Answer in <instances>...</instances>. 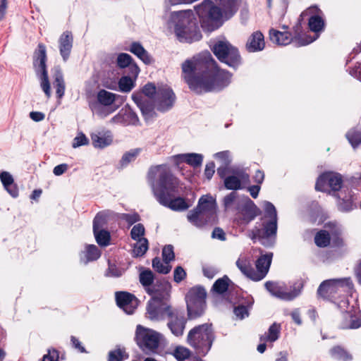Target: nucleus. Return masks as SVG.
Here are the masks:
<instances>
[{
  "label": "nucleus",
  "instance_id": "obj_56",
  "mask_svg": "<svg viewBox=\"0 0 361 361\" xmlns=\"http://www.w3.org/2000/svg\"><path fill=\"white\" fill-rule=\"evenodd\" d=\"M215 157L219 159L223 166H227L231 162L230 154L228 152H221L216 153Z\"/></svg>",
  "mask_w": 361,
  "mask_h": 361
},
{
  "label": "nucleus",
  "instance_id": "obj_2",
  "mask_svg": "<svg viewBox=\"0 0 361 361\" xmlns=\"http://www.w3.org/2000/svg\"><path fill=\"white\" fill-rule=\"evenodd\" d=\"M201 62L197 59L187 60L182 65L184 78L190 88L197 93L219 91L231 82V74L224 70H217L212 78L195 77V71L200 68Z\"/></svg>",
  "mask_w": 361,
  "mask_h": 361
},
{
  "label": "nucleus",
  "instance_id": "obj_58",
  "mask_svg": "<svg viewBox=\"0 0 361 361\" xmlns=\"http://www.w3.org/2000/svg\"><path fill=\"white\" fill-rule=\"evenodd\" d=\"M212 237L222 241L226 240V235L224 231L220 228H216L214 229Z\"/></svg>",
  "mask_w": 361,
  "mask_h": 361
},
{
  "label": "nucleus",
  "instance_id": "obj_45",
  "mask_svg": "<svg viewBox=\"0 0 361 361\" xmlns=\"http://www.w3.org/2000/svg\"><path fill=\"white\" fill-rule=\"evenodd\" d=\"M229 281L230 280L227 276L219 279L213 286L214 290L219 293L226 292L228 289Z\"/></svg>",
  "mask_w": 361,
  "mask_h": 361
},
{
  "label": "nucleus",
  "instance_id": "obj_21",
  "mask_svg": "<svg viewBox=\"0 0 361 361\" xmlns=\"http://www.w3.org/2000/svg\"><path fill=\"white\" fill-rule=\"evenodd\" d=\"M171 316L170 321L168 323V326L171 329L172 334L176 336L183 335L185 326V320L183 315H180L176 313L169 312Z\"/></svg>",
  "mask_w": 361,
  "mask_h": 361
},
{
  "label": "nucleus",
  "instance_id": "obj_59",
  "mask_svg": "<svg viewBox=\"0 0 361 361\" xmlns=\"http://www.w3.org/2000/svg\"><path fill=\"white\" fill-rule=\"evenodd\" d=\"M234 313L237 317L242 319L248 315L247 310L245 307L240 306L234 310Z\"/></svg>",
  "mask_w": 361,
  "mask_h": 361
},
{
  "label": "nucleus",
  "instance_id": "obj_40",
  "mask_svg": "<svg viewBox=\"0 0 361 361\" xmlns=\"http://www.w3.org/2000/svg\"><path fill=\"white\" fill-rule=\"evenodd\" d=\"M331 356L337 360L348 361L351 359V355L340 346H336L331 350Z\"/></svg>",
  "mask_w": 361,
  "mask_h": 361
},
{
  "label": "nucleus",
  "instance_id": "obj_38",
  "mask_svg": "<svg viewBox=\"0 0 361 361\" xmlns=\"http://www.w3.org/2000/svg\"><path fill=\"white\" fill-rule=\"evenodd\" d=\"M315 244L320 247H325L330 243L329 233L326 231H319L314 237Z\"/></svg>",
  "mask_w": 361,
  "mask_h": 361
},
{
  "label": "nucleus",
  "instance_id": "obj_49",
  "mask_svg": "<svg viewBox=\"0 0 361 361\" xmlns=\"http://www.w3.org/2000/svg\"><path fill=\"white\" fill-rule=\"evenodd\" d=\"M107 215L104 212H100L95 216L93 222V230L103 229L106 222Z\"/></svg>",
  "mask_w": 361,
  "mask_h": 361
},
{
  "label": "nucleus",
  "instance_id": "obj_1",
  "mask_svg": "<svg viewBox=\"0 0 361 361\" xmlns=\"http://www.w3.org/2000/svg\"><path fill=\"white\" fill-rule=\"evenodd\" d=\"M148 176L154 194L161 204L173 211H183L190 207L185 199L174 197L178 180L170 173L166 166L151 168Z\"/></svg>",
  "mask_w": 361,
  "mask_h": 361
},
{
  "label": "nucleus",
  "instance_id": "obj_51",
  "mask_svg": "<svg viewBox=\"0 0 361 361\" xmlns=\"http://www.w3.org/2000/svg\"><path fill=\"white\" fill-rule=\"evenodd\" d=\"M162 257L166 264H169L171 261L174 259L175 255L171 245H167L163 248Z\"/></svg>",
  "mask_w": 361,
  "mask_h": 361
},
{
  "label": "nucleus",
  "instance_id": "obj_47",
  "mask_svg": "<svg viewBox=\"0 0 361 361\" xmlns=\"http://www.w3.org/2000/svg\"><path fill=\"white\" fill-rule=\"evenodd\" d=\"M128 357L124 350L121 348L111 351L109 354V361H123Z\"/></svg>",
  "mask_w": 361,
  "mask_h": 361
},
{
  "label": "nucleus",
  "instance_id": "obj_30",
  "mask_svg": "<svg viewBox=\"0 0 361 361\" xmlns=\"http://www.w3.org/2000/svg\"><path fill=\"white\" fill-rule=\"evenodd\" d=\"M118 96L105 90H100L97 93V102L104 106H109L114 104Z\"/></svg>",
  "mask_w": 361,
  "mask_h": 361
},
{
  "label": "nucleus",
  "instance_id": "obj_39",
  "mask_svg": "<svg viewBox=\"0 0 361 361\" xmlns=\"http://www.w3.org/2000/svg\"><path fill=\"white\" fill-rule=\"evenodd\" d=\"M152 267L157 272L163 274L169 273L171 269V266L169 264H166L165 261L164 262H161L158 257L152 260Z\"/></svg>",
  "mask_w": 361,
  "mask_h": 361
},
{
  "label": "nucleus",
  "instance_id": "obj_54",
  "mask_svg": "<svg viewBox=\"0 0 361 361\" xmlns=\"http://www.w3.org/2000/svg\"><path fill=\"white\" fill-rule=\"evenodd\" d=\"M186 276V272L183 269L182 267H176L173 272V279L176 283H180L182 281Z\"/></svg>",
  "mask_w": 361,
  "mask_h": 361
},
{
  "label": "nucleus",
  "instance_id": "obj_5",
  "mask_svg": "<svg viewBox=\"0 0 361 361\" xmlns=\"http://www.w3.org/2000/svg\"><path fill=\"white\" fill-rule=\"evenodd\" d=\"M272 259V253L261 256L256 262V270L251 267L250 259L245 255H240L236 261V266L248 279L258 281L267 275Z\"/></svg>",
  "mask_w": 361,
  "mask_h": 361
},
{
  "label": "nucleus",
  "instance_id": "obj_10",
  "mask_svg": "<svg viewBox=\"0 0 361 361\" xmlns=\"http://www.w3.org/2000/svg\"><path fill=\"white\" fill-rule=\"evenodd\" d=\"M212 51L220 61L231 67L236 68L240 63L238 49L226 40L218 41L213 46Z\"/></svg>",
  "mask_w": 361,
  "mask_h": 361
},
{
  "label": "nucleus",
  "instance_id": "obj_34",
  "mask_svg": "<svg viewBox=\"0 0 361 361\" xmlns=\"http://www.w3.org/2000/svg\"><path fill=\"white\" fill-rule=\"evenodd\" d=\"M133 98L134 101L137 103L138 106L140 107L145 120L148 121L154 116L155 113L154 111V108H153L152 105L149 104L142 103L140 102V100L137 97H135L134 96H133Z\"/></svg>",
  "mask_w": 361,
  "mask_h": 361
},
{
  "label": "nucleus",
  "instance_id": "obj_9",
  "mask_svg": "<svg viewBox=\"0 0 361 361\" xmlns=\"http://www.w3.org/2000/svg\"><path fill=\"white\" fill-rule=\"evenodd\" d=\"M142 92L149 97H154L157 107L161 111L169 109L175 101L174 93L167 86L159 87L157 90L154 84L148 83L144 86Z\"/></svg>",
  "mask_w": 361,
  "mask_h": 361
},
{
  "label": "nucleus",
  "instance_id": "obj_46",
  "mask_svg": "<svg viewBox=\"0 0 361 361\" xmlns=\"http://www.w3.org/2000/svg\"><path fill=\"white\" fill-rule=\"evenodd\" d=\"M101 255L100 251L94 245H90L86 247L85 257L87 262L97 259Z\"/></svg>",
  "mask_w": 361,
  "mask_h": 361
},
{
  "label": "nucleus",
  "instance_id": "obj_36",
  "mask_svg": "<svg viewBox=\"0 0 361 361\" xmlns=\"http://www.w3.org/2000/svg\"><path fill=\"white\" fill-rule=\"evenodd\" d=\"M173 355L178 361L192 360L190 351L185 347L178 346L176 348Z\"/></svg>",
  "mask_w": 361,
  "mask_h": 361
},
{
  "label": "nucleus",
  "instance_id": "obj_48",
  "mask_svg": "<svg viewBox=\"0 0 361 361\" xmlns=\"http://www.w3.org/2000/svg\"><path fill=\"white\" fill-rule=\"evenodd\" d=\"M154 280V274L150 270H145L140 274V281L144 286H149Z\"/></svg>",
  "mask_w": 361,
  "mask_h": 361
},
{
  "label": "nucleus",
  "instance_id": "obj_42",
  "mask_svg": "<svg viewBox=\"0 0 361 361\" xmlns=\"http://www.w3.org/2000/svg\"><path fill=\"white\" fill-rule=\"evenodd\" d=\"M134 86V80L128 76H123L118 81L119 90L123 92H130Z\"/></svg>",
  "mask_w": 361,
  "mask_h": 361
},
{
  "label": "nucleus",
  "instance_id": "obj_52",
  "mask_svg": "<svg viewBox=\"0 0 361 361\" xmlns=\"http://www.w3.org/2000/svg\"><path fill=\"white\" fill-rule=\"evenodd\" d=\"M145 233V228L142 224H138L135 225L130 232V235L133 239L138 240L141 239L142 236Z\"/></svg>",
  "mask_w": 361,
  "mask_h": 361
},
{
  "label": "nucleus",
  "instance_id": "obj_50",
  "mask_svg": "<svg viewBox=\"0 0 361 361\" xmlns=\"http://www.w3.org/2000/svg\"><path fill=\"white\" fill-rule=\"evenodd\" d=\"M132 61L131 56L128 54H120L117 57V65L123 68L130 65Z\"/></svg>",
  "mask_w": 361,
  "mask_h": 361
},
{
  "label": "nucleus",
  "instance_id": "obj_20",
  "mask_svg": "<svg viewBox=\"0 0 361 361\" xmlns=\"http://www.w3.org/2000/svg\"><path fill=\"white\" fill-rule=\"evenodd\" d=\"M111 122L123 125H137L139 123V119L129 107H126L121 109L118 114L112 118Z\"/></svg>",
  "mask_w": 361,
  "mask_h": 361
},
{
  "label": "nucleus",
  "instance_id": "obj_31",
  "mask_svg": "<svg viewBox=\"0 0 361 361\" xmlns=\"http://www.w3.org/2000/svg\"><path fill=\"white\" fill-rule=\"evenodd\" d=\"M281 326L274 323L268 329V332L261 336L260 340L265 342H274L280 334Z\"/></svg>",
  "mask_w": 361,
  "mask_h": 361
},
{
  "label": "nucleus",
  "instance_id": "obj_15",
  "mask_svg": "<svg viewBox=\"0 0 361 361\" xmlns=\"http://www.w3.org/2000/svg\"><path fill=\"white\" fill-rule=\"evenodd\" d=\"M197 208L207 221H215L217 206L216 200L213 197L210 195L202 196L198 202Z\"/></svg>",
  "mask_w": 361,
  "mask_h": 361
},
{
  "label": "nucleus",
  "instance_id": "obj_33",
  "mask_svg": "<svg viewBox=\"0 0 361 361\" xmlns=\"http://www.w3.org/2000/svg\"><path fill=\"white\" fill-rule=\"evenodd\" d=\"M243 221L248 223L257 215V209L252 201H248L245 207L242 211Z\"/></svg>",
  "mask_w": 361,
  "mask_h": 361
},
{
  "label": "nucleus",
  "instance_id": "obj_4",
  "mask_svg": "<svg viewBox=\"0 0 361 361\" xmlns=\"http://www.w3.org/2000/svg\"><path fill=\"white\" fill-rule=\"evenodd\" d=\"M172 20L175 26V33L179 41L192 42L201 39L202 35L192 12L184 11L173 13Z\"/></svg>",
  "mask_w": 361,
  "mask_h": 361
},
{
  "label": "nucleus",
  "instance_id": "obj_3",
  "mask_svg": "<svg viewBox=\"0 0 361 361\" xmlns=\"http://www.w3.org/2000/svg\"><path fill=\"white\" fill-rule=\"evenodd\" d=\"M221 6L222 9L214 5L210 0H204L196 7V11L202 27L207 31L218 28L221 24L224 17L229 18L235 11L237 0H216Z\"/></svg>",
  "mask_w": 361,
  "mask_h": 361
},
{
  "label": "nucleus",
  "instance_id": "obj_27",
  "mask_svg": "<svg viewBox=\"0 0 361 361\" xmlns=\"http://www.w3.org/2000/svg\"><path fill=\"white\" fill-rule=\"evenodd\" d=\"M0 179L7 192L14 197H17L18 190L17 186L14 184V180L11 174L7 171L1 172Z\"/></svg>",
  "mask_w": 361,
  "mask_h": 361
},
{
  "label": "nucleus",
  "instance_id": "obj_55",
  "mask_svg": "<svg viewBox=\"0 0 361 361\" xmlns=\"http://www.w3.org/2000/svg\"><path fill=\"white\" fill-rule=\"evenodd\" d=\"M138 154H139V149H133V150L127 152L126 154H125L123 155V157L122 158V162L127 164V163H129V162L133 161L135 159V157L137 156Z\"/></svg>",
  "mask_w": 361,
  "mask_h": 361
},
{
  "label": "nucleus",
  "instance_id": "obj_41",
  "mask_svg": "<svg viewBox=\"0 0 361 361\" xmlns=\"http://www.w3.org/2000/svg\"><path fill=\"white\" fill-rule=\"evenodd\" d=\"M54 78L56 87V94L58 97L61 98L64 94L65 86L62 73L58 68L55 70Z\"/></svg>",
  "mask_w": 361,
  "mask_h": 361
},
{
  "label": "nucleus",
  "instance_id": "obj_16",
  "mask_svg": "<svg viewBox=\"0 0 361 361\" xmlns=\"http://www.w3.org/2000/svg\"><path fill=\"white\" fill-rule=\"evenodd\" d=\"M340 326L342 329H357L361 326V312L353 307L341 315Z\"/></svg>",
  "mask_w": 361,
  "mask_h": 361
},
{
  "label": "nucleus",
  "instance_id": "obj_23",
  "mask_svg": "<svg viewBox=\"0 0 361 361\" xmlns=\"http://www.w3.org/2000/svg\"><path fill=\"white\" fill-rule=\"evenodd\" d=\"M265 287L272 295L283 300H290L298 295L296 292H287L284 290L283 287L274 282H267Z\"/></svg>",
  "mask_w": 361,
  "mask_h": 361
},
{
  "label": "nucleus",
  "instance_id": "obj_35",
  "mask_svg": "<svg viewBox=\"0 0 361 361\" xmlns=\"http://www.w3.org/2000/svg\"><path fill=\"white\" fill-rule=\"evenodd\" d=\"M97 243L100 246H106L109 243L110 234L104 229L93 230Z\"/></svg>",
  "mask_w": 361,
  "mask_h": 361
},
{
  "label": "nucleus",
  "instance_id": "obj_64",
  "mask_svg": "<svg viewBox=\"0 0 361 361\" xmlns=\"http://www.w3.org/2000/svg\"><path fill=\"white\" fill-rule=\"evenodd\" d=\"M68 169V166L66 164H62L54 167L53 172L56 176L62 175Z\"/></svg>",
  "mask_w": 361,
  "mask_h": 361
},
{
  "label": "nucleus",
  "instance_id": "obj_61",
  "mask_svg": "<svg viewBox=\"0 0 361 361\" xmlns=\"http://www.w3.org/2000/svg\"><path fill=\"white\" fill-rule=\"evenodd\" d=\"M215 172V164L213 162H210L206 165L204 174L208 179H210Z\"/></svg>",
  "mask_w": 361,
  "mask_h": 361
},
{
  "label": "nucleus",
  "instance_id": "obj_24",
  "mask_svg": "<svg viewBox=\"0 0 361 361\" xmlns=\"http://www.w3.org/2000/svg\"><path fill=\"white\" fill-rule=\"evenodd\" d=\"M277 230V224H276V219H273L271 220L269 223H268L265 227L264 230L262 231L260 229L255 228L252 230L249 234V236L255 240L257 238H266L269 237L271 235H275Z\"/></svg>",
  "mask_w": 361,
  "mask_h": 361
},
{
  "label": "nucleus",
  "instance_id": "obj_32",
  "mask_svg": "<svg viewBox=\"0 0 361 361\" xmlns=\"http://www.w3.org/2000/svg\"><path fill=\"white\" fill-rule=\"evenodd\" d=\"M130 51L140 58L145 63H149L152 61L146 50L137 42L131 44Z\"/></svg>",
  "mask_w": 361,
  "mask_h": 361
},
{
  "label": "nucleus",
  "instance_id": "obj_11",
  "mask_svg": "<svg viewBox=\"0 0 361 361\" xmlns=\"http://www.w3.org/2000/svg\"><path fill=\"white\" fill-rule=\"evenodd\" d=\"M205 290L200 286L192 288L185 297L188 317L195 319L201 316L205 307Z\"/></svg>",
  "mask_w": 361,
  "mask_h": 361
},
{
  "label": "nucleus",
  "instance_id": "obj_26",
  "mask_svg": "<svg viewBox=\"0 0 361 361\" xmlns=\"http://www.w3.org/2000/svg\"><path fill=\"white\" fill-rule=\"evenodd\" d=\"M264 36L260 32H254L248 39L246 47L249 51H258L264 48Z\"/></svg>",
  "mask_w": 361,
  "mask_h": 361
},
{
  "label": "nucleus",
  "instance_id": "obj_60",
  "mask_svg": "<svg viewBox=\"0 0 361 361\" xmlns=\"http://www.w3.org/2000/svg\"><path fill=\"white\" fill-rule=\"evenodd\" d=\"M237 195L235 192H231L224 197V202L226 208H228L236 200Z\"/></svg>",
  "mask_w": 361,
  "mask_h": 361
},
{
  "label": "nucleus",
  "instance_id": "obj_37",
  "mask_svg": "<svg viewBox=\"0 0 361 361\" xmlns=\"http://www.w3.org/2000/svg\"><path fill=\"white\" fill-rule=\"evenodd\" d=\"M133 250V255L135 257L142 256L148 249V242L146 238L136 240Z\"/></svg>",
  "mask_w": 361,
  "mask_h": 361
},
{
  "label": "nucleus",
  "instance_id": "obj_12",
  "mask_svg": "<svg viewBox=\"0 0 361 361\" xmlns=\"http://www.w3.org/2000/svg\"><path fill=\"white\" fill-rule=\"evenodd\" d=\"M36 54L37 56L34 65L37 69V74L39 75L41 87L46 96L49 98L51 97V87L46 69L47 55L45 46L39 44L38 51Z\"/></svg>",
  "mask_w": 361,
  "mask_h": 361
},
{
  "label": "nucleus",
  "instance_id": "obj_28",
  "mask_svg": "<svg viewBox=\"0 0 361 361\" xmlns=\"http://www.w3.org/2000/svg\"><path fill=\"white\" fill-rule=\"evenodd\" d=\"M177 162H186L193 166H198L202 164V157L199 154H178L173 157Z\"/></svg>",
  "mask_w": 361,
  "mask_h": 361
},
{
  "label": "nucleus",
  "instance_id": "obj_14",
  "mask_svg": "<svg viewBox=\"0 0 361 361\" xmlns=\"http://www.w3.org/2000/svg\"><path fill=\"white\" fill-rule=\"evenodd\" d=\"M305 16H310L308 25L312 31L318 32L323 30L324 22L322 18V12L317 6H312L304 11L300 17L303 18Z\"/></svg>",
  "mask_w": 361,
  "mask_h": 361
},
{
  "label": "nucleus",
  "instance_id": "obj_62",
  "mask_svg": "<svg viewBox=\"0 0 361 361\" xmlns=\"http://www.w3.org/2000/svg\"><path fill=\"white\" fill-rule=\"evenodd\" d=\"M203 272L206 277L213 279L216 274L217 270L214 267H207L203 268Z\"/></svg>",
  "mask_w": 361,
  "mask_h": 361
},
{
  "label": "nucleus",
  "instance_id": "obj_57",
  "mask_svg": "<svg viewBox=\"0 0 361 361\" xmlns=\"http://www.w3.org/2000/svg\"><path fill=\"white\" fill-rule=\"evenodd\" d=\"M264 209L267 214L270 215V217L276 219V210L275 207L270 202H266L264 204Z\"/></svg>",
  "mask_w": 361,
  "mask_h": 361
},
{
  "label": "nucleus",
  "instance_id": "obj_17",
  "mask_svg": "<svg viewBox=\"0 0 361 361\" xmlns=\"http://www.w3.org/2000/svg\"><path fill=\"white\" fill-rule=\"evenodd\" d=\"M116 298L118 305L129 314H133L138 305L137 299L127 292L117 293Z\"/></svg>",
  "mask_w": 361,
  "mask_h": 361
},
{
  "label": "nucleus",
  "instance_id": "obj_7",
  "mask_svg": "<svg viewBox=\"0 0 361 361\" xmlns=\"http://www.w3.org/2000/svg\"><path fill=\"white\" fill-rule=\"evenodd\" d=\"M170 288L169 284L165 283L161 291H159V289L155 288H147V292L150 295H152V298L148 302L147 309V317L151 320H159L161 319L164 310L169 312V309L164 307V304L161 302V300L169 296Z\"/></svg>",
  "mask_w": 361,
  "mask_h": 361
},
{
  "label": "nucleus",
  "instance_id": "obj_53",
  "mask_svg": "<svg viewBox=\"0 0 361 361\" xmlns=\"http://www.w3.org/2000/svg\"><path fill=\"white\" fill-rule=\"evenodd\" d=\"M89 142L87 137L83 133H79L73 140L72 146L73 148L86 145Z\"/></svg>",
  "mask_w": 361,
  "mask_h": 361
},
{
  "label": "nucleus",
  "instance_id": "obj_13",
  "mask_svg": "<svg viewBox=\"0 0 361 361\" xmlns=\"http://www.w3.org/2000/svg\"><path fill=\"white\" fill-rule=\"evenodd\" d=\"M343 180L340 174L334 172H326L319 177L316 183L317 190L326 191L328 185L333 190H338L342 185Z\"/></svg>",
  "mask_w": 361,
  "mask_h": 361
},
{
  "label": "nucleus",
  "instance_id": "obj_18",
  "mask_svg": "<svg viewBox=\"0 0 361 361\" xmlns=\"http://www.w3.org/2000/svg\"><path fill=\"white\" fill-rule=\"evenodd\" d=\"M249 183L250 176L243 171L237 173L236 176H230L224 180V185L228 190L240 189L242 185H246Z\"/></svg>",
  "mask_w": 361,
  "mask_h": 361
},
{
  "label": "nucleus",
  "instance_id": "obj_6",
  "mask_svg": "<svg viewBox=\"0 0 361 361\" xmlns=\"http://www.w3.org/2000/svg\"><path fill=\"white\" fill-rule=\"evenodd\" d=\"M214 340L211 325L204 324L191 329L188 335V343L200 355H206L211 348Z\"/></svg>",
  "mask_w": 361,
  "mask_h": 361
},
{
  "label": "nucleus",
  "instance_id": "obj_44",
  "mask_svg": "<svg viewBox=\"0 0 361 361\" xmlns=\"http://www.w3.org/2000/svg\"><path fill=\"white\" fill-rule=\"evenodd\" d=\"M346 137L353 147L361 142V130H350L346 134Z\"/></svg>",
  "mask_w": 361,
  "mask_h": 361
},
{
  "label": "nucleus",
  "instance_id": "obj_43",
  "mask_svg": "<svg viewBox=\"0 0 361 361\" xmlns=\"http://www.w3.org/2000/svg\"><path fill=\"white\" fill-rule=\"evenodd\" d=\"M205 219L202 213L196 207L194 210L190 211L188 214V221L196 226H201L202 223V220Z\"/></svg>",
  "mask_w": 361,
  "mask_h": 361
},
{
  "label": "nucleus",
  "instance_id": "obj_22",
  "mask_svg": "<svg viewBox=\"0 0 361 361\" xmlns=\"http://www.w3.org/2000/svg\"><path fill=\"white\" fill-rule=\"evenodd\" d=\"M341 280L331 279L324 281L319 287L318 293L324 297L331 295L343 287Z\"/></svg>",
  "mask_w": 361,
  "mask_h": 361
},
{
  "label": "nucleus",
  "instance_id": "obj_63",
  "mask_svg": "<svg viewBox=\"0 0 361 361\" xmlns=\"http://www.w3.org/2000/svg\"><path fill=\"white\" fill-rule=\"evenodd\" d=\"M58 357L59 356L56 351L49 350L47 355H44L42 361H57Z\"/></svg>",
  "mask_w": 361,
  "mask_h": 361
},
{
  "label": "nucleus",
  "instance_id": "obj_29",
  "mask_svg": "<svg viewBox=\"0 0 361 361\" xmlns=\"http://www.w3.org/2000/svg\"><path fill=\"white\" fill-rule=\"evenodd\" d=\"M269 37L272 42L278 45H286L291 42L289 32H280L273 29L269 32Z\"/></svg>",
  "mask_w": 361,
  "mask_h": 361
},
{
  "label": "nucleus",
  "instance_id": "obj_8",
  "mask_svg": "<svg viewBox=\"0 0 361 361\" xmlns=\"http://www.w3.org/2000/svg\"><path fill=\"white\" fill-rule=\"evenodd\" d=\"M161 338V334L153 329L146 328L140 324L136 326L135 342L146 353L154 352L159 347Z\"/></svg>",
  "mask_w": 361,
  "mask_h": 361
},
{
  "label": "nucleus",
  "instance_id": "obj_25",
  "mask_svg": "<svg viewBox=\"0 0 361 361\" xmlns=\"http://www.w3.org/2000/svg\"><path fill=\"white\" fill-rule=\"evenodd\" d=\"M73 43V37L71 32H63L59 38V49L60 52L63 58V60H67L68 58Z\"/></svg>",
  "mask_w": 361,
  "mask_h": 361
},
{
  "label": "nucleus",
  "instance_id": "obj_19",
  "mask_svg": "<svg viewBox=\"0 0 361 361\" xmlns=\"http://www.w3.org/2000/svg\"><path fill=\"white\" fill-rule=\"evenodd\" d=\"M91 140L94 147L104 148L112 143L113 136L109 130H96L91 134Z\"/></svg>",
  "mask_w": 361,
  "mask_h": 361
}]
</instances>
